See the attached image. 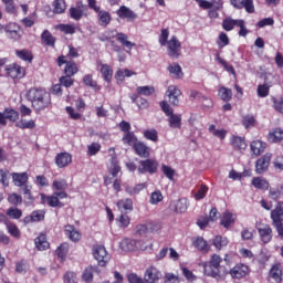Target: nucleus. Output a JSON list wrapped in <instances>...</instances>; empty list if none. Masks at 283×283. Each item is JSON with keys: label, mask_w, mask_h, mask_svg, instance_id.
<instances>
[{"label": "nucleus", "mask_w": 283, "mask_h": 283, "mask_svg": "<svg viewBox=\"0 0 283 283\" xmlns=\"http://www.w3.org/2000/svg\"><path fill=\"white\" fill-rule=\"evenodd\" d=\"M123 144L127 145L128 147H135L138 144V138L134 133H126L123 138Z\"/></svg>", "instance_id": "f704fd0d"}, {"label": "nucleus", "mask_w": 283, "mask_h": 283, "mask_svg": "<svg viewBox=\"0 0 283 283\" xmlns=\"http://www.w3.org/2000/svg\"><path fill=\"white\" fill-rule=\"evenodd\" d=\"M160 277H163V273L154 266L148 268L144 274V280L147 283H156Z\"/></svg>", "instance_id": "4468645a"}, {"label": "nucleus", "mask_w": 283, "mask_h": 283, "mask_svg": "<svg viewBox=\"0 0 283 283\" xmlns=\"http://www.w3.org/2000/svg\"><path fill=\"white\" fill-rule=\"evenodd\" d=\"M161 171L168 178V180H174V176H176V170L167 165L161 166Z\"/></svg>", "instance_id": "680f3d73"}, {"label": "nucleus", "mask_w": 283, "mask_h": 283, "mask_svg": "<svg viewBox=\"0 0 283 283\" xmlns=\"http://www.w3.org/2000/svg\"><path fill=\"white\" fill-rule=\"evenodd\" d=\"M271 219L273 224H279L283 222V202L279 201L275 209L271 211Z\"/></svg>", "instance_id": "dca6fc26"}, {"label": "nucleus", "mask_w": 283, "mask_h": 283, "mask_svg": "<svg viewBox=\"0 0 283 283\" xmlns=\"http://www.w3.org/2000/svg\"><path fill=\"white\" fill-rule=\"evenodd\" d=\"M231 143L234 149H247L248 147L247 140H244V138L240 136H233Z\"/></svg>", "instance_id": "a19ab883"}, {"label": "nucleus", "mask_w": 283, "mask_h": 283, "mask_svg": "<svg viewBox=\"0 0 283 283\" xmlns=\"http://www.w3.org/2000/svg\"><path fill=\"white\" fill-rule=\"evenodd\" d=\"M0 32H6L7 36L13 41L21 39V27L14 22H10L7 25L0 23Z\"/></svg>", "instance_id": "20e7f679"}, {"label": "nucleus", "mask_w": 283, "mask_h": 283, "mask_svg": "<svg viewBox=\"0 0 283 283\" xmlns=\"http://www.w3.org/2000/svg\"><path fill=\"white\" fill-rule=\"evenodd\" d=\"M27 97L28 101L31 102L32 107L36 109V112L45 109L51 103L50 93L43 88L33 87L29 90Z\"/></svg>", "instance_id": "f257e3e1"}, {"label": "nucleus", "mask_w": 283, "mask_h": 283, "mask_svg": "<svg viewBox=\"0 0 283 283\" xmlns=\"http://www.w3.org/2000/svg\"><path fill=\"white\" fill-rule=\"evenodd\" d=\"M8 202H10V205H13V207H19V205L23 202V198L21 197V195L13 192L9 195Z\"/></svg>", "instance_id": "603ef678"}, {"label": "nucleus", "mask_w": 283, "mask_h": 283, "mask_svg": "<svg viewBox=\"0 0 283 283\" xmlns=\"http://www.w3.org/2000/svg\"><path fill=\"white\" fill-rule=\"evenodd\" d=\"M53 12H48V17H52V14H63L65 12L67 6L65 4V0H54L53 1Z\"/></svg>", "instance_id": "5701e85b"}, {"label": "nucleus", "mask_w": 283, "mask_h": 283, "mask_svg": "<svg viewBox=\"0 0 283 283\" xmlns=\"http://www.w3.org/2000/svg\"><path fill=\"white\" fill-rule=\"evenodd\" d=\"M117 222L118 227H120L122 229H127L129 227V223L132 222V219H129V216L123 213L117 219Z\"/></svg>", "instance_id": "5fc2aeb1"}, {"label": "nucleus", "mask_w": 283, "mask_h": 283, "mask_svg": "<svg viewBox=\"0 0 283 283\" xmlns=\"http://www.w3.org/2000/svg\"><path fill=\"white\" fill-rule=\"evenodd\" d=\"M270 277L276 281L277 283L282 282V265L274 264L270 270Z\"/></svg>", "instance_id": "c9c22d12"}, {"label": "nucleus", "mask_w": 283, "mask_h": 283, "mask_svg": "<svg viewBox=\"0 0 283 283\" xmlns=\"http://www.w3.org/2000/svg\"><path fill=\"white\" fill-rule=\"evenodd\" d=\"M139 244L140 241H135L134 239H123L119 242V249H122V251H135L138 249Z\"/></svg>", "instance_id": "a211bd4d"}, {"label": "nucleus", "mask_w": 283, "mask_h": 283, "mask_svg": "<svg viewBox=\"0 0 283 283\" xmlns=\"http://www.w3.org/2000/svg\"><path fill=\"white\" fill-rule=\"evenodd\" d=\"M166 45L168 46V55L172 59H178L180 56L182 45L176 35H172Z\"/></svg>", "instance_id": "0eeeda50"}, {"label": "nucleus", "mask_w": 283, "mask_h": 283, "mask_svg": "<svg viewBox=\"0 0 283 283\" xmlns=\"http://www.w3.org/2000/svg\"><path fill=\"white\" fill-rule=\"evenodd\" d=\"M271 158H273V155L271 153H266L263 157L256 160V164H255L256 174H264L266 169H269V165H271Z\"/></svg>", "instance_id": "9b49d317"}, {"label": "nucleus", "mask_w": 283, "mask_h": 283, "mask_svg": "<svg viewBox=\"0 0 283 283\" xmlns=\"http://www.w3.org/2000/svg\"><path fill=\"white\" fill-rule=\"evenodd\" d=\"M150 205H158V202H163V192L160 190H156L150 195Z\"/></svg>", "instance_id": "052dcab7"}, {"label": "nucleus", "mask_w": 283, "mask_h": 283, "mask_svg": "<svg viewBox=\"0 0 283 283\" xmlns=\"http://www.w3.org/2000/svg\"><path fill=\"white\" fill-rule=\"evenodd\" d=\"M256 231L263 244H269V242L273 240V229L271 228V226L265 223H259L256 224Z\"/></svg>", "instance_id": "39448f33"}, {"label": "nucleus", "mask_w": 283, "mask_h": 283, "mask_svg": "<svg viewBox=\"0 0 283 283\" xmlns=\"http://www.w3.org/2000/svg\"><path fill=\"white\" fill-rule=\"evenodd\" d=\"M93 255L98 262L99 266H105L111 260L109 253H107V249H105L103 245H94Z\"/></svg>", "instance_id": "423d86ee"}, {"label": "nucleus", "mask_w": 283, "mask_h": 283, "mask_svg": "<svg viewBox=\"0 0 283 283\" xmlns=\"http://www.w3.org/2000/svg\"><path fill=\"white\" fill-rule=\"evenodd\" d=\"M97 21L98 25H102V28H107L109 23H112V14L105 10L97 11Z\"/></svg>", "instance_id": "412c9836"}, {"label": "nucleus", "mask_w": 283, "mask_h": 283, "mask_svg": "<svg viewBox=\"0 0 283 283\" xmlns=\"http://www.w3.org/2000/svg\"><path fill=\"white\" fill-rule=\"evenodd\" d=\"M64 72L66 76H74L78 72V69L74 62H67Z\"/></svg>", "instance_id": "13d9d810"}, {"label": "nucleus", "mask_w": 283, "mask_h": 283, "mask_svg": "<svg viewBox=\"0 0 283 283\" xmlns=\"http://www.w3.org/2000/svg\"><path fill=\"white\" fill-rule=\"evenodd\" d=\"M171 209H174V211L176 213H185V211H187V209L189 208V203L187 202L186 198L172 201L170 205Z\"/></svg>", "instance_id": "aec40b11"}, {"label": "nucleus", "mask_w": 283, "mask_h": 283, "mask_svg": "<svg viewBox=\"0 0 283 283\" xmlns=\"http://www.w3.org/2000/svg\"><path fill=\"white\" fill-rule=\"evenodd\" d=\"M168 72L174 78H182V67L178 63H172L168 66Z\"/></svg>", "instance_id": "ea45409f"}, {"label": "nucleus", "mask_w": 283, "mask_h": 283, "mask_svg": "<svg viewBox=\"0 0 283 283\" xmlns=\"http://www.w3.org/2000/svg\"><path fill=\"white\" fill-rule=\"evenodd\" d=\"M6 70L11 78H23L25 76V69L18 64H11Z\"/></svg>", "instance_id": "2eb2a0df"}, {"label": "nucleus", "mask_w": 283, "mask_h": 283, "mask_svg": "<svg viewBox=\"0 0 283 283\" xmlns=\"http://www.w3.org/2000/svg\"><path fill=\"white\" fill-rule=\"evenodd\" d=\"M72 164V155L69 153H61L55 157V165L63 169V167H67V165Z\"/></svg>", "instance_id": "f3484780"}, {"label": "nucleus", "mask_w": 283, "mask_h": 283, "mask_svg": "<svg viewBox=\"0 0 283 283\" xmlns=\"http://www.w3.org/2000/svg\"><path fill=\"white\" fill-rule=\"evenodd\" d=\"M269 143H280L283 140V130L282 128H274L268 134Z\"/></svg>", "instance_id": "cd10ccee"}, {"label": "nucleus", "mask_w": 283, "mask_h": 283, "mask_svg": "<svg viewBox=\"0 0 283 283\" xmlns=\"http://www.w3.org/2000/svg\"><path fill=\"white\" fill-rule=\"evenodd\" d=\"M116 207L119 211H134V201L129 198L117 201Z\"/></svg>", "instance_id": "a878e982"}, {"label": "nucleus", "mask_w": 283, "mask_h": 283, "mask_svg": "<svg viewBox=\"0 0 283 283\" xmlns=\"http://www.w3.org/2000/svg\"><path fill=\"white\" fill-rule=\"evenodd\" d=\"M117 41L124 45V48H127V50H132V48H136V43L129 41L127 34L125 33H116Z\"/></svg>", "instance_id": "72a5a7b5"}, {"label": "nucleus", "mask_w": 283, "mask_h": 283, "mask_svg": "<svg viewBox=\"0 0 283 283\" xmlns=\"http://www.w3.org/2000/svg\"><path fill=\"white\" fill-rule=\"evenodd\" d=\"M70 17L71 19H74V21H81V19H83V10L81 7L71 8Z\"/></svg>", "instance_id": "8fccbe9b"}, {"label": "nucleus", "mask_w": 283, "mask_h": 283, "mask_svg": "<svg viewBox=\"0 0 283 283\" xmlns=\"http://www.w3.org/2000/svg\"><path fill=\"white\" fill-rule=\"evenodd\" d=\"M101 74L106 83H109V81H112V76H114V71L109 65L103 64L101 67Z\"/></svg>", "instance_id": "37998d69"}, {"label": "nucleus", "mask_w": 283, "mask_h": 283, "mask_svg": "<svg viewBox=\"0 0 283 283\" xmlns=\"http://www.w3.org/2000/svg\"><path fill=\"white\" fill-rule=\"evenodd\" d=\"M143 189H147V184H137L135 186H126L125 191L128 196H138L143 191Z\"/></svg>", "instance_id": "c756f323"}, {"label": "nucleus", "mask_w": 283, "mask_h": 283, "mask_svg": "<svg viewBox=\"0 0 283 283\" xmlns=\"http://www.w3.org/2000/svg\"><path fill=\"white\" fill-rule=\"evenodd\" d=\"M1 114L4 116V120H10L11 123H17V120H19V112L12 108H6Z\"/></svg>", "instance_id": "e433bc0d"}, {"label": "nucleus", "mask_w": 283, "mask_h": 283, "mask_svg": "<svg viewBox=\"0 0 283 283\" xmlns=\"http://www.w3.org/2000/svg\"><path fill=\"white\" fill-rule=\"evenodd\" d=\"M109 171L113 178H116V176H118V172L120 171V166L118 165V161L116 159H112Z\"/></svg>", "instance_id": "69168bd1"}, {"label": "nucleus", "mask_w": 283, "mask_h": 283, "mask_svg": "<svg viewBox=\"0 0 283 283\" xmlns=\"http://www.w3.org/2000/svg\"><path fill=\"white\" fill-rule=\"evenodd\" d=\"M208 132L214 136V138H219V140H224V138H227V129L216 128V125L213 124L209 126Z\"/></svg>", "instance_id": "c85d7f7f"}, {"label": "nucleus", "mask_w": 283, "mask_h": 283, "mask_svg": "<svg viewBox=\"0 0 283 283\" xmlns=\"http://www.w3.org/2000/svg\"><path fill=\"white\" fill-rule=\"evenodd\" d=\"M11 176L15 187H23L28 185V172H12Z\"/></svg>", "instance_id": "4be33fe9"}, {"label": "nucleus", "mask_w": 283, "mask_h": 283, "mask_svg": "<svg viewBox=\"0 0 283 283\" xmlns=\"http://www.w3.org/2000/svg\"><path fill=\"white\" fill-rule=\"evenodd\" d=\"M248 273H249V266L242 263H238L229 271V275L233 280H242V277H247Z\"/></svg>", "instance_id": "6e6552de"}, {"label": "nucleus", "mask_w": 283, "mask_h": 283, "mask_svg": "<svg viewBox=\"0 0 283 283\" xmlns=\"http://www.w3.org/2000/svg\"><path fill=\"white\" fill-rule=\"evenodd\" d=\"M169 39V30L168 29H163L161 33L159 35V44L161 46L167 45V43H169V41H167Z\"/></svg>", "instance_id": "338daca9"}, {"label": "nucleus", "mask_w": 283, "mask_h": 283, "mask_svg": "<svg viewBox=\"0 0 283 283\" xmlns=\"http://www.w3.org/2000/svg\"><path fill=\"white\" fill-rule=\"evenodd\" d=\"M41 40L45 45H49L51 48H54V44L56 43V39L52 36V33L48 30H44L41 34Z\"/></svg>", "instance_id": "58836bf2"}, {"label": "nucleus", "mask_w": 283, "mask_h": 283, "mask_svg": "<svg viewBox=\"0 0 283 283\" xmlns=\"http://www.w3.org/2000/svg\"><path fill=\"white\" fill-rule=\"evenodd\" d=\"M251 185L255 189H261L262 191H266V189H269V181L262 177L252 178Z\"/></svg>", "instance_id": "2f4dec72"}, {"label": "nucleus", "mask_w": 283, "mask_h": 283, "mask_svg": "<svg viewBox=\"0 0 283 283\" xmlns=\"http://www.w3.org/2000/svg\"><path fill=\"white\" fill-rule=\"evenodd\" d=\"M238 21L240 20H233V19H226L223 20V30H226L227 32H231V30H233V27L237 25L238 27Z\"/></svg>", "instance_id": "bf43d9fd"}, {"label": "nucleus", "mask_w": 283, "mask_h": 283, "mask_svg": "<svg viewBox=\"0 0 283 283\" xmlns=\"http://www.w3.org/2000/svg\"><path fill=\"white\" fill-rule=\"evenodd\" d=\"M169 116V125L170 127H172L174 129H177L178 127H180L181 125V120L182 118L180 117V115H176V114H171V115H168Z\"/></svg>", "instance_id": "de8ad7c7"}, {"label": "nucleus", "mask_w": 283, "mask_h": 283, "mask_svg": "<svg viewBox=\"0 0 283 283\" xmlns=\"http://www.w3.org/2000/svg\"><path fill=\"white\" fill-rule=\"evenodd\" d=\"M8 233L12 235L13 238H19L21 235V232L19 231V228L14 223H7Z\"/></svg>", "instance_id": "e2e57ef3"}, {"label": "nucleus", "mask_w": 283, "mask_h": 283, "mask_svg": "<svg viewBox=\"0 0 283 283\" xmlns=\"http://www.w3.org/2000/svg\"><path fill=\"white\" fill-rule=\"evenodd\" d=\"M233 8H238L239 10H242V8L245 9L247 12L252 14V12H255V7L253 6V0H230Z\"/></svg>", "instance_id": "f8f14e48"}, {"label": "nucleus", "mask_w": 283, "mask_h": 283, "mask_svg": "<svg viewBox=\"0 0 283 283\" xmlns=\"http://www.w3.org/2000/svg\"><path fill=\"white\" fill-rule=\"evenodd\" d=\"M65 235H67L69 240L72 242H78V240H81V232H78L74 226L65 227Z\"/></svg>", "instance_id": "bb28decb"}, {"label": "nucleus", "mask_w": 283, "mask_h": 283, "mask_svg": "<svg viewBox=\"0 0 283 283\" xmlns=\"http://www.w3.org/2000/svg\"><path fill=\"white\" fill-rule=\"evenodd\" d=\"M15 126L19 127V129H34L36 123H34V119H20Z\"/></svg>", "instance_id": "79ce46f5"}, {"label": "nucleus", "mask_w": 283, "mask_h": 283, "mask_svg": "<svg viewBox=\"0 0 283 283\" xmlns=\"http://www.w3.org/2000/svg\"><path fill=\"white\" fill-rule=\"evenodd\" d=\"M222 259L218 254H212L209 261L199 263L203 269V275L213 277V280H222L220 269H222Z\"/></svg>", "instance_id": "f03ea898"}, {"label": "nucleus", "mask_w": 283, "mask_h": 283, "mask_svg": "<svg viewBox=\"0 0 283 283\" xmlns=\"http://www.w3.org/2000/svg\"><path fill=\"white\" fill-rule=\"evenodd\" d=\"M70 249V244L67 243H62L57 249H56V255L60 260H65L67 255V251Z\"/></svg>", "instance_id": "09e8293b"}, {"label": "nucleus", "mask_w": 283, "mask_h": 283, "mask_svg": "<svg viewBox=\"0 0 283 283\" xmlns=\"http://www.w3.org/2000/svg\"><path fill=\"white\" fill-rule=\"evenodd\" d=\"M134 72L133 71H129L128 69H125L124 71L123 70H118L115 74V78L118 83H123L125 81V77H128L129 76H134Z\"/></svg>", "instance_id": "a18cd8bd"}, {"label": "nucleus", "mask_w": 283, "mask_h": 283, "mask_svg": "<svg viewBox=\"0 0 283 283\" xmlns=\"http://www.w3.org/2000/svg\"><path fill=\"white\" fill-rule=\"evenodd\" d=\"M237 218L238 217L235 214L231 213L230 211H226L221 218V226L224 227V229H229L231 224L235 223Z\"/></svg>", "instance_id": "393cba45"}, {"label": "nucleus", "mask_w": 283, "mask_h": 283, "mask_svg": "<svg viewBox=\"0 0 283 283\" xmlns=\"http://www.w3.org/2000/svg\"><path fill=\"white\" fill-rule=\"evenodd\" d=\"M95 271H96V268H87L86 270H84L82 274V280H84V282H92V280H94Z\"/></svg>", "instance_id": "6e6d98bb"}, {"label": "nucleus", "mask_w": 283, "mask_h": 283, "mask_svg": "<svg viewBox=\"0 0 283 283\" xmlns=\"http://www.w3.org/2000/svg\"><path fill=\"white\" fill-rule=\"evenodd\" d=\"M45 218V211L43 210H35L31 213V216H28L24 218L25 224H30V222H41V220H44Z\"/></svg>", "instance_id": "b1692460"}, {"label": "nucleus", "mask_w": 283, "mask_h": 283, "mask_svg": "<svg viewBox=\"0 0 283 283\" xmlns=\"http://www.w3.org/2000/svg\"><path fill=\"white\" fill-rule=\"evenodd\" d=\"M193 247H196L198 251H203L205 253L209 252V244H207V241L203 238L198 237L193 241Z\"/></svg>", "instance_id": "c03bdc74"}, {"label": "nucleus", "mask_w": 283, "mask_h": 283, "mask_svg": "<svg viewBox=\"0 0 283 283\" xmlns=\"http://www.w3.org/2000/svg\"><path fill=\"white\" fill-rule=\"evenodd\" d=\"M218 94L221 101H224L226 103L231 101V98L233 97V93L231 92V88H227L224 86L219 88Z\"/></svg>", "instance_id": "49530a36"}, {"label": "nucleus", "mask_w": 283, "mask_h": 283, "mask_svg": "<svg viewBox=\"0 0 283 283\" xmlns=\"http://www.w3.org/2000/svg\"><path fill=\"white\" fill-rule=\"evenodd\" d=\"M64 283H76V273L66 272L63 276Z\"/></svg>", "instance_id": "774afa93"}, {"label": "nucleus", "mask_w": 283, "mask_h": 283, "mask_svg": "<svg viewBox=\"0 0 283 283\" xmlns=\"http://www.w3.org/2000/svg\"><path fill=\"white\" fill-rule=\"evenodd\" d=\"M15 54L22 61H32V53H30L28 50H17Z\"/></svg>", "instance_id": "0e129e2a"}, {"label": "nucleus", "mask_w": 283, "mask_h": 283, "mask_svg": "<svg viewBox=\"0 0 283 283\" xmlns=\"http://www.w3.org/2000/svg\"><path fill=\"white\" fill-rule=\"evenodd\" d=\"M7 216H9V218H12L13 220H19V218L23 216V211L18 208H10L7 210Z\"/></svg>", "instance_id": "4d7b16f0"}, {"label": "nucleus", "mask_w": 283, "mask_h": 283, "mask_svg": "<svg viewBox=\"0 0 283 283\" xmlns=\"http://www.w3.org/2000/svg\"><path fill=\"white\" fill-rule=\"evenodd\" d=\"M67 187H70V185L67 184V180L62 179V178L55 179L52 182V189L55 192L65 191V189H67Z\"/></svg>", "instance_id": "473e14b6"}, {"label": "nucleus", "mask_w": 283, "mask_h": 283, "mask_svg": "<svg viewBox=\"0 0 283 283\" xmlns=\"http://www.w3.org/2000/svg\"><path fill=\"white\" fill-rule=\"evenodd\" d=\"M181 94L182 92H180V88H178L176 85L168 86L166 91V96L169 98V103H171V105L175 107H178Z\"/></svg>", "instance_id": "9d476101"}, {"label": "nucleus", "mask_w": 283, "mask_h": 283, "mask_svg": "<svg viewBox=\"0 0 283 283\" xmlns=\"http://www.w3.org/2000/svg\"><path fill=\"white\" fill-rule=\"evenodd\" d=\"M250 148H251L253 156H260V155L264 154V149H266V143H264L260 139H256L250 144Z\"/></svg>", "instance_id": "6ab92c4d"}, {"label": "nucleus", "mask_w": 283, "mask_h": 283, "mask_svg": "<svg viewBox=\"0 0 283 283\" xmlns=\"http://www.w3.org/2000/svg\"><path fill=\"white\" fill-rule=\"evenodd\" d=\"M156 92V88L154 86H138L137 87V93L140 94L142 96H151Z\"/></svg>", "instance_id": "864d4df0"}, {"label": "nucleus", "mask_w": 283, "mask_h": 283, "mask_svg": "<svg viewBox=\"0 0 283 283\" xmlns=\"http://www.w3.org/2000/svg\"><path fill=\"white\" fill-rule=\"evenodd\" d=\"M229 244V240L227 238H222L221 235H218L213 240V247L220 251V249H224Z\"/></svg>", "instance_id": "3c124183"}, {"label": "nucleus", "mask_w": 283, "mask_h": 283, "mask_svg": "<svg viewBox=\"0 0 283 283\" xmlns=\"http://www.w3.org/2000/svg\"><path fill=\"white\" fill-rule=\"evenodd\" d=\"M116 14L119 19H126L127 21H136L138 19V14L125 6L119 7Z\"/></svg>", "instance_id": "ddd939ff"}, {"label": "nucleus", "mask_w": 283, "mask_h": 283, "mask_svg": "<svg viewBox=\"0 0 283 283\" xmlns=\"http://www.w3.org/2000/svg\"><path fill=\"white\" fill-rule=\"evenodd\" d=\"M35 247L39 249V251H45L46 249H50V242H48L45 234H40L35 239Z\"/></svg>", "instance_id": "4c0bfd02"}, {"label": "nucleus", "mask_w": 283, "mask_h": 283, "mask_svg": "<svg viewBox=\"0 0 283 283\" xmlns=\"http://www.w3.org/2000/svg\"><path fill=\"white\" fill-rule=\"evenodd\" d=\"M138 171L139 174H156L158 171V161L153 159L142 160Z\"/></svg>", "instance_id": "1a4fd4ad"}, {"label": "nucleus", "mask_w": 283, "mask_h": 283, "mask_svg": "<svg viewBox=\"0 0 283 283\" xmlns=\"http://www.w3.org/2000/svg\"><path fill=\"white\" fill-rule=\"evenodd\" d=\"M41 198V203L42 205H48L49 207H63V202L61 200H65L67 198V192L65 191H60V192H53L51 196H45L44 193L40 195Z\"/></svg>", "instance_id": "7ed1b4c3"}, {"label": "nucleus", "mask_w": 283, "mask_h": 283, "mask_svg": "<svg viewBox=\"0 0 283 283\" xmlns=\"http://www.w3.org/2000/svg\"><path fill=\"white\" fill-rule=\"evenodd\" d=\"M134 149L137 156H140L142 158H149V147H147V145L144 143L137 142V144L134 146Z\"/></svg>", "instance_id": "7c9ffc66"}]
</instances>
